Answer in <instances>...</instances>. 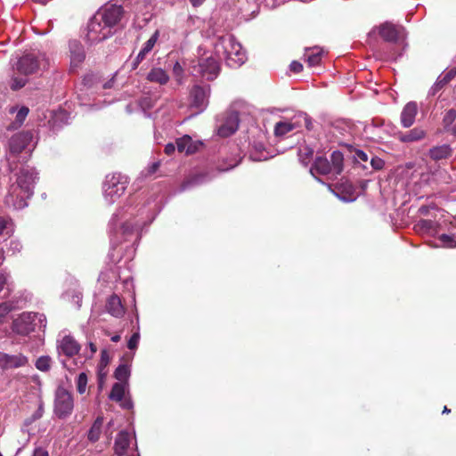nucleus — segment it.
I'll list each match as a JSON object with an SVG mask.
<instances>
[{"label": "nucleus", "instance_id": "obj_1", "mask_svg": "<svg viewBox=\"0 0 456 456\" xmlns=\"http://www.w3.org/2000/svg\"><path fill=\"white\" fill-rule=\"evenodd\" d=\"M38 180V173L29 166L22 167L17 174V181L10 185L4 197V204L14 210L28 206L27 200L34 193V187Z\"/></svg>", "mask_w": 456, "mask_h": 456}, {"label": "nucleus", "instance_id": "obj_2", "mask_svg": "<svg viewBox=\"0 0 456 456\" xmlns=\"http://www.w3.org/2000/svg\"><path fill=\"white\" fill-rule=\"evenodd\" d=\"M50 67V59L45 52L33 50L24 53L12 65L13 70L27 77L40 75Z\"/></svg>", "mask_w": 456, "mask_h": 456}, {"label": "nucleus", "instance_id": "obj_3", "mask_svg": "<svg viewBox=\"0 0 456 456\" xmlns=\"http://www.w3.org/2000/svg\"><path fill=\"white\" fill-rule=\"evenodd\" d=\"M247 108L245 102L235 101L226 111L218 115L216 119L217 135L226 138L233 134L239 128L240 116Z\"/></svg>", "mask_w": 456, "mask_h": 456}, {"label": "nucleus", "instance_id": "obj_4", "mask_svg": "<svg viewBox=\"0 0 456 456\" xmlns=\"http://www.w3.org/2000/svg\"><path fill=\"white\" fill-rule=\"evenodd\" d=\"M215 53L224 57L227 65L232 68L241 66L247 60L241 45L232 35H226L218 39L215 45Z\"/></svg>", "mask_w": 456, "mask_h": 456}, {"label": "nucleus", "instance_id": "obj_5", "mask_svg": "<svg viewBox=\"0 0 456 456\" xmlns=\"http://www.w3.org/2000/svg\"><path fill=\"white\" fill-rule=\"evenodd\" d=\"M128 183V177L121 173L106 175L102 184L104 200L109 205H112L125 193Z\"/></svg>", "mask_w": 456, "mask_h": 456}, {"label": "nucleus", "instance_id": "obj_6", "mask_svg": "<svg viewBox=\"0 0 456 456\" xmlns=\"http://www.w3.org/2000/svg\"><path fill=\"white\" fill-rule=\"evenodd\" d=\"M125 218L123 210H118L115 213L110 221V240L114 244L122 242V240H128L134 234V232L138 228L137 224L131 223L128 220L121 222Z\"/></svg>", "mask_w": 456, "mask_h": 456}, {"label": "nucleus", "instance_id": "obj_7", "mask_svg": "<svg viewBox=\"0 0 456 456\" xmlns=\"http://www.w3.org/2000/svg\"><path fill=\"white\" fill-rule=\"evenodd\" d=\"M74 409V400L72 394L62 387H59L55 391L53 403V412L59 419H66L71 415Z\"/></svg>", "mask_w": 456, "mask_h": 456}, {"label": "nucleus", "instance_id": "obj_8", "mask_svg": "<svg viewBox=\"0 0 456 456\" xmlns=\"http://www.w3.org/2000/svg\"><path fill=\"white\" fill-rule=\"evenodd\" d=\"M220 71L218 61L213 56L201 57L197 64L192 66V73L207 80L215 79Z\"/></svg>", "mask_w": 456, "mask_h": 456}, {"label": "nucleus", "instance_id": "obj_9", "mask_svg": "<svg viewBox=\"0 0 456 456\" xmlns=\"http://www.w3.org/2000/svg\"><path fill=\"white\" fill-rule=\"evenodd\" d=\"M81 349L79 343L70 335H65L61 339L57 340V352L60 361L64 368L71 370L73 368L69 366L62 356L71 358L77 355Z\"/></svg>", "mask_w": 456, "mask_h": 456}, {"label": "nucleus", "instance_id": "obj_10", "mask_svg": "<svg viewBox=\"0 0 456 456\" xmlns=\"http://www.w3.org/2000/svg\"><path fill=\"white\" fill-rule=\"evenodd\" d=\"M113 35V30L102 22V20H96L94 14L89 20L86 29V37L91 44L102 42Z\"/></svg>", "mask_w": 456, "mask_h": 456}, {"label": "nucleus", "instance_id": "obj_11", "mask_svg": "<svg viewBox=\"0 0 456 456\" xmlns=\"http://www.w3.org/2000/svg\"><path fill=\"white\" fill-rule=\"evenodd\" d=\"M123 13L124 10L121 5L110 4L99 9L95 15L96 20H102L114 32L116 26H118L123 17Z\"/></svg>", "mask_w": 456, "mask_h": 456}, {"label": "nucleus", "instance_id": "obj_12", "mask_svg": "<svg viewBox=\"0 0 456 456\" xmlns=\"http://www.w3.org/2000/svg\"><path fill=\"white\" fill-rule=\"evenodd\" d=\"M209 86H194L190 92V108L194 114L201 113L208 105Z\"/></svg>", "mask_w": 456, "mask_h": 456}, {"label": "nucleus", "instance_id": "obj_13", "mask_svg": "<svg viewBox=\"0 0 456 456\" xmlns=\"http://www.w3.org/2000/svg\"><path fill=\"white\" fill-rule=\"evenodd\" d=\"M43 317L38 313L26 312L22 313L17 319L13 320L12 330L13 332L26 336L34 331L37 323V318Z\"/></svg>", "mask_w": 456, "mask_h": 456}, {"label": "nucleus", "instance_id": "obj_14", "mask_svg": "<svg viewBox=\"0 0 456 456\" xmlns=\"http://www.w3.org/2000/svg\"><path fill=\"white\" fill-rule=\"evenodd\" d=\"M114 83L113 78L102 83L97 75L87 74L84 77L82 81V87L79 89L78 98L82 100L83 94H86L88 91L90 94H97L103 89L110 88Z\"/></svg>", "mask_w": 456, "mask_h": 456}, {"label": "nucleus", "instance_id": "obj_15", "mask_svg": "<svg viewBox=\"0 0 456 456\" xmlns=\"http://www.w3.org/2000/svg\"><path fill=\"white\" fill-rule=\"evenodd\" d=\"M33 139V134L29 131H23L13 134L8 142L9 153L17 156L23 150L29 147Z\"/></svg>", "mask_w": 456, "mask_h": 456}, {"label": "nucleus", "instance_id": "obj_16", "mask_svg": "<svg viewBox=\"0 0 456 456\" xmlns=\"http://www.w3.org/2000/svg\"><path fill=\"white\" fill-rule=\"evenodd\" d=\"M28 362V357L22 354H9L0 352V368L3 370L24 367Z\"/></svg>", "mask_w": 456, "mask_h": 456}, {"label": "nucleus", "instance_id": "obj_17", "mask_svg": "<svg viewBox=\"0 0 456 456\" xmlns=\"http://www.w3.org/2000/svg\"><path fill=\"white\" fill-rule=\"evenodd\" d=\"M403 32V28L402 27H398L390 22H385L381 24L379 28V33L380 37L385 41L390 43H397Z\"/></svg>", "mask_w": 456, "mask_h": 456}, {"label": "nucleus", "instance_id": "obj_18", "mask_svg": "<svg viewBox=\"0 0 456 456\" xmlns=\"http://www.w3.org/2000/svg\"><path fill=\"white\" fill-rule=\"evenodd\" d=\"M175 144L179 152H185L186 154L195 153L203 146L202 142L194 141L190 135L177 138Z\"/></svg>", "mask_w": 456, "mask_h": 456}, {"label": "nucleus", "instance_id": "obj_19", "mask_svg": "<svg viewBox=\"0 0 456 456\" xmlns=\"http://www.w3.org/2000/svg\"><path fill=\"white\" fill-rule=\"evenodd\" d=\"M159 31L156 30L151 37L143 44L142 49L132 62V69H137L139 64L146 58L159 40Z\"/></svg>", "mask_w": 456, "mask_h": 456}, {"label": "nucleus", "instance_id": "obj_20", "mask_svg": "<svg viewBox=\"0 0 456 456\" xmlns=\"http://www.w3.org/2000/svg\"><path fill=\"white\" fill-rule=\"evenodd\" d=\"M456 77V68L443 72L437 77L436 83L431 86L428 95L434 96L440 90H442L447 84H449Z\"/></svg>", "mask_w": 456, "mask_h": 456}, {"label": "nucleus", "instance_id": "obj_21", "mask_svg": "<svg viewBox=\"0 0 456 456\" xmlns=\"http://www.w3.org/2000/svg\"><path fill=\"white\" fill-rule=\"evenodd\" d=\"M453 151L449 144L436 145L429 149L428 157L436 161H442L450 159Z\"/></svg>", "mask_w": 456, "mask_h": 456}, {"label": "nucleus", "instance_id": "obj_22", "mask_svg": "<svg viewBox=\"0 0 456 456\" xmlns=\"http://www.w3.org/2000/svg\"><path fill=\"white\" fill-rule=\"evenodd\" d=\"M418 112V106L415 102H408L401 113V123L405 128L411 126L415 121Z\"/></svg>", "mask_w": 456, "mask_h": 456}, {"label": "nucleus", "instance_id": "obj_23", "mask_svg": "<svg viewBox=\"0 0 456 456\" xmlns=\"http://www.w3.org/2000/svg\"><path fill=\"white\" fill-rule=\"evenodd\" d=\"M427 135V133L424 129L420 127H414L405 133L399 132L397 134V139L401 142L404 143H411L423 140Z\"/></svg>", "mask_w": 456, "mask_h": 456}, {"label": "nucleus", "instance_id": "obj_24", "mask_svg": "<svg viewBox=\"0 0 456 456\" xmlns=\"http://www.w3.org/2000/svg\"><path fill=\"white\" fill-rule=\"evenodd\" d=\"M70 63L72 68H77L85 60L86 53L83 45L77 41L69 42Z\"/></svg>", "mask_w": 456, "mask_h": 456}, {"label": "nucleus", "instance_id": "obj_25", "mask_svg": "<svg viewBox=\"0 0 456 456\" xmlns=\"http://www.w3.org/2000/svg\"><path fill=\"white\" fill-rule=\"evenodd\" d=\"M9 112L12 114L16 112L15 120L7 126V130L13 131L21 126L29 112V109L26 106L12 107Z\"/></svg>", "mask_w": 456, "mask_h": 456}, {"label": "nucleus", "instance_id": "obj_26", "mask_svg": "<svg viewBox=\"0 0 456 456\" xmlns=\"http://www.w3.org/2000/svg\"><path fill=\"white\" fill-rule=\"evenodd\" d=\"M310 173L313 175H315V174L333 175L330 162L326 158L322 157H318L315 159L313 166L310 168Z\"/></svg>", "mask_w": 456, "mask_h": 456}, {"label": "nucleus", "instance_id": "obj_27", "mask_svg": "<svg viewBox=\"0 0 456 456\" xmlns=\"http://www.w3.org/2000/svg\"><path fill=\"white\" fill-rule=\"evenodd\" d=\"M131 443V436L126 431H120L117 438L115 440V453L118 456H123L126 452L127 448L129 447Z\"/></svg>", "mask_w": 456, "mask_h": 456}, {"label": "nucleus", "instance_id": "obj_28", "mask_svg": "<svg viewBox=\"0 0 456 456\" xmlns=\"http://www.w3.org/2000/svg\"><path fill=\"white\" fill-rule=\"evenodd\" d=\"M438 224L432 220L421 219L415 224V231L421 234L436 236L438 233Z\"/></svg>", "mask_w": 456, "mask_h": 456}, {"label": "nucleus", "instance_id": "obj_29", "mask_svg": "<svg viewBox=\"0 0 456 456\" xmlns=\"http://www.w3.org/2000/svg\"><path fill=\"white\" fill-rule=\"evenodd\" d=\"M69 114L64 110H60L51 113L48 121L50 127L53 131L59 130L63 125L68 124Z\"/></svg>", "mask_w": 456, "mask_h": 456}, {"label": "nucleus", "instance_id": "obj_30", "mask_svg": "<svg viewBox=\"0 0 456 456\" xmlns=\"http://www.w3.org/2000/svg\"><path fill=\"white\" fill-rule=\"evenodd\" d=\"M106 309L109 314L114 317H121L125 314V308L120 298L117 295H112L107 301Z\"/></svg>", "mask_w": 456, "mask_h": 456}, {"label": "nucleus", "instance_id": "obj_31", "mask_svg": "<svg viewBox=\"0 0 456 456\" xmlns=\"http://www.w3.org/2000/svg\"><path fill=\"white\" fill-rule=\"evenodd\" d=\"M147 80L152 83H158L161 86L166 85L169 81V76L161 68H152L146 77Z\"/></svg>", "mask_w": 456, "mask_h": 456}, {"label": "nucleus", "instance_id": "obj_32", "mask_svg": "<svg viewBox=\"0 0 456 456\" xmlns=\"http://www.w3.org/2000/svg\"><path fill=\"white\" fill-rule=\"evenodd\" d=\"M322 56V50L318 46L308 48L305 53V60L310 67L318 66L321 63Z\"/></svg>", "mask_w": 456, "mask_h": 456}, {"label": "nucleus", "instance_id": "obj_33", "mask_svg": "<svg viewBox=\"0 0 456 456\" xmlns=\"http://www.w3.org/2000/svg\"><path fill=\"white\" fill-rule=\"evenodd\" d=\"M330 165L333 171V175H338L343 171L344 156L342 152L335 151L330 157Z\"/></svg>", "mask_w": 456, "mask_h": 456}, {"label": "nucleus", "instance_id": "obj_34", "mask_svg": "<svg viewBox=\"0 0 456 456\" xmlns=\"http://www.w3.org/2000/svg\"><path fill=\"white\" fill-rule=\"evenodd\" d=\"M103 424V418L102 417H97L94 422L93 423L91 428L88 431V440L92 443H95L99 440L101 433H102V427Z\"/></svg>", "mask_w": 456, "mask_h": 456}, {"label": "nucleus", "instance_id": "obj_35", "mask_svg": "<svg viewBox=\"0 0 456 456\" xmlns=\"http://www.w3.org/2000/svg\"><path fill=\"white\" fill-rule=\"evenodd\" d=\"M126 383H115L110 394V399L116 402H122L126 389Z\"/></svg>", "mask_w": 456, "mask_h": 456}, {"label": "nucleus", "instance_id": "obj_36", "mask_svg": "<svg viewBox=\"0 0 456 456\" xmlns=\"http://www.w3.org/2000/svg\"><path fill=\"white\" fill-rule=\"evenodd\" d=\"M130 366L128 364H120L114 372V377L120 381V383L127 382L130 377Z\"/></svg>", "mask_w": 456, "mask_h": 456}, {"label": "nucleus", "instance_id": "obj_37", "mask_svg": "<svg viewBox=\"0 0 456 456\" xmlns=\"http://www.w3.org/2000/svg\"><path fill=\"white\" fill-rule=\"evenodd\" d=\"M295 129V125L289 121H280L275 125L274 134L283 136Z\"/></svg>", "mask_w": 456, "mask_h": 456}, {"label": "nucleus", "instance_id": "obj_38", "mask_svg": "<svg viewBox=\"0 0 456 456\" xmlns=\"http://www.w3.org/2000/svg\"><path fill=\"white\" fill-rule=\"evenodd\" d=\"M16 306L13 302H4L0 304V324L5 322L6 316L12 311L15 310Z\"/></svg>", "mask_w": 456, "mask_h": 456}, {"label": "nucleus", "instance_id": "obj_39", "mask_svg": "<svg viewBox=\"0 0 456 456\" xmlns=\"http://www.w3.org/2000/svg\"><path fill=\"white\" fill-rule=\"evenodd\" d=\"M28 83V79L25 77H19L16 75L12 76L10 80V88L12 91H17L23 88Z\"/></svg>", "mask_w": 456, "mask_h": 456}, {"label": "nucleus", "instance_id": "obj_40", "mask_svg": "<svg viewBox=\"0 0 456 456\" xmlns=\"http://www.w3.org/2000/svg\"><path fill=\"white\" fill-rule=\"evenodd\" d=\"M439 240L442 243V246L444 248H456V233L452 235L442 234L438 237Z\"/></svg>", "mask_w": 456, "mask_h": 456}, {"label": "nucleus", "instance_id": "obj_41", "mask_svg": "<svg viewBox=\"0 0 456 456\" xmlns=\"http://www.w3.org/2000/svg\"><path fill=\"white\" fill-rule=\"evenodd\" d=\"M35 365L37 370L47 371L50 370L51 358L49 356H41L37 360Z\"/></svg>", "mask_w": 456, "mask_h": 456}, {"label": "nucleus", "instance_id": "obj_42", "mask_svg": "<svg viewBox=\"0 0 456 456\" xmlns=\"http://www.w3.org/2000/svg\"><path fill=\"white\" fill-rule=\"evenodd\" d=\"M87 376L85 372L78 375L77 379V390L80 395H83L86 390Z\"/></svg>", "mask_w": 456, "mask_h": 456}, {"label": "nucleus", "instance_id": "obj_43", "mask_svg": "<svg viewBox=\"0 0 456 456\" xmlns=\"http://www.w3.org/2000/svg\"><path fill=\"white\" fill-rule=\"evenodd\" d=\"M21 248H22V245L19 240H12L9 243L7 249H6V253L14 255L16 253L20 252Z\"/></svg>", "mask_w": 456, "mask_h": 456}, {"label": "nucleus", "instance_id": "obj_44", "mask_svg": "<svg viewBox=\"0 0 456 456\" xmlns=\"http://www.w3.org/2000/svg\"><path fill=\"white\" fill-rule=\"evenodd\" d=\"M139 341H140V332H139V328H137V330L129 338V340L127 342V347L130 350L136 349L138 346Z\"/></svg>", "mask_w": 456, "mask_h": 456}, {"label": "nucleus", "instance_id": "obj_45", "mask_svg": "<svg viewBox=\"0 0 456 456\" xmlns=\"http://www.w3.org/2000/svg\"><path fill=\"white\" fill-rule=\"evenodd\" d=\"M206 177L207 175L203 174L195 175L193 178L188 181L187 183L183 185V189L188 188L190 185H198L202 183H205L208 180Z\"/></svg>", "mask_w": 456, "mask_h": 456}, {"label": "nucleus", "instance_id": "obj_46", "mask_svg": "<svg viewBox=\"0 0 456 456\" xmlns=\"http://www.w3.org/2000/svg\"><path fill=\"white\" fill-rule=\"evenodd\" d=\"M4 232L6 234L12 232L11 223L8 219L0 216V235L4 234Z\"/></svg>", "mask_w": 456, "mask_h": 456}, {"label": "nucleus", "instance_id": "obj_47", "mask_svg": "<svg viewBox=\"0 0 456 456\" xmlns=\"http://www.w3.org/2000/svg\"><path fill=\"white\" fill-rule=\"evenodd\" d=\"M139 104L143 110H150L154 106L153 101L148 96L142 97Z\"/></svg>", "mask_w": 456, "mask_h": 456}, {"label": "nucleus", "instance_id": "obj_48", "mask_svg": "<svg viewBox=\"0 0 456 456\" xmlns=\"http://www.w3.org/2000/svg\"><path fill=\"white\" fill-rule=\"evenodd\" d=\"M370 165H371L373 169H375V170H381L384 167V166H385V162L380 158L373 157L370 159Z\"/></svg>", "mask_w": 456, "mask_h": 456}, {"label": "nucleus", "instance_id": "obj_49", "mask_svg": "<svg viewBox=\"0 0 456 456\" xmlns=\"http://www.w3.org/2000/svg\"><path fill=\"white\" fill-rule=\"evenodd\" d=\"M174 76L176 77L177 81L181 83V78L183 77V69L180 63L176 61L173 67Z\"/></svg>", "mask_w": 456, "mask_h": 456}, {"label": "nucleus", "instance_id": "obj_50", "mask_svg": "<svg viewBox=\"0 0 456 456\" xmlns=\"http://www.w3.org/2000/svg\"><path fill=\"white\" fill-rule=\"evenodd\" d=\"M88 347L90 352L87 353L86 351H85L84 353V357L86 359H91L97 351V346L93 342H89Z\"/></svg>", "mask_w": 456, "mask_h": 456}, {"label": "nucleus", "instance_id": "obj_51", "mask_svg": "<svg viewBox=\"0 0 456 456\" xmlns=\"http://www.w3.org/2000/svg\"><path fill=\"white\" fill-rule=\"evenodd\" d=\"M43 414H44V405H43V403H40L38 409L31 416V421L39 419L40 418H42Z\"/></svg>", "mask_w": 456, "mask_h": 456}, {"label": "nucleus", "instance_id": "obj_52", "mask_svg": "<svg viewBox=\"0 0 456 456\" xmlns=\"http://www.w3.org/2000/svg\"><path fill=\"white\" fill-rule=\"evenodd\" d=\"M456 118V110L453 109L449 110L444 116V122L452 123Z\"/></svg>", "mask_w": 456, "mask_h": 456}, {"label": "nucleus", "instance_id": "obj_53", "mask_svg": "<svg viewBox=\"0 0 456 456\" xmlns=\"http://www.w3.org/2000/svg\"><path fill=\"white\" fill-rule=\"evenodd\" d=\"M289 68L290 70L294 73H299L303 70V65L297 61H292L289 65Z\"/></svg>", "mask_w": 456, "mask_h": 456}, {"label": "nucleus", "instance_id": "obj_54", "mask_svg": "<svg viewBox=\"0 0 456 456\" xmlns=\"http://www.w3.org/2000/svg\"><path fill=\"white\" fill-rule=\"evenodd\" d=\"M354 158L359 162L360 161L366 162L368 160L367 153H365L364 151H360V150L355 151Z\"/></svg>", "mask_w": 456, "mask_h": 456}, {"label": "nucleus", "instance_id": "obj_55", "mask_svg": "<svg viewBox=\"0 0 456 456\" xmlns=\"http://www.w3.org/2000/svg\"><path fill=\"white\" fill-rule=\"evenodd\" d=\"M175 148H177L175 143L169 142L165 146L164 151L167 155L170 156L175 152Z\"/></svg>", "mask_w": 456, "mask_h": 456}, {"label": "nucleus", "instance_id": "obj_56", "mask_svg": "<svg viewBox=\"0 0 456 456\" xmlns=\"http://www.w3.org/2000/svg\"><path fill=\"white\" fill-rule=\"evenodd\" d=\"M32 456H49V454L45 449L42 447H37L35 448Z\"/></svg>", "mask_w": 456, "mask_h": 456}, {"label": "nucleus", "instance_id": "obj_57", "mask_svg": "<svg viewBox=\"0 0 456 456\" xmlns=\"http://www.w3.org/2000/svg\"><path fill=\"white\" fill-rule=\"evenodd\" d=\"M9 274L5 273H0V292L2 291L4 286L8 283Z\"/></svg>", "mask_w": 456, "mask_h": 456}, {"label": "nucleus", "instance_id": "obj_58", "mask_svg": "<svg viewBox=\"0 0 456 456\" xmlns=\"http://www.w3.org/2000/svg\"><path fill=\"white\" fill-rule=\"evenodd\" d=\"M119 403L124 409H131L133 407V403L130 399L124 398L122 402Z\"/></svg>", "mask_w": 456, "mask_h": 456}, {"label": "nucleus", "instance_id": "obj_59", "mask_svg": "<svg viewBox=\"0 0 456 456\" xmlns=\"http://www.w3.org/2000/svg\"><path fill=\"white\" fill-rule=\"evenodd\" d=\"M38 315H41V314H38ZM43 317L37 318V323L38 322L40 328H45L46 326V318L44 314H42Z\"/></svg>", "mask_w": 456, "mask_h": 456}, {"label": "nucleus", "instance_id": "obj_60", "mask_svg": "<svg viewBox=\"0 0 456 456\" xmlns=\"http://www.w3.org/2000/svg\"><path fill=\"white\" fill-rule=\"evenodd\" d=\"M101 362L102 363H107L109 362V355L106 350L102 351Z\"/></svg>", "mask_w": 456, "mask_h": 456}, {"label": "nucleus", "instance_id": "obj_61", "mask_svg": "<svg viewBox=\"0 0 456 456\" xmlns=\"http://www.w3.org/2000/svg\"><path fill=\"white\" fill-rule=\"evenodd\" d=\"M159 163L155 162V163H153V164L149 167V171H148V172H149L150 174H153V173H155V172H156V170L159 168Z\"/></svg>", "mask_w": 456, "mask_h": 456}, {"label": "nucleus", "instance_id": "obj_62", "mask_svg": "<svg viewBox=\"0 0 456 456\" xmlns=\"http://www.w3.org/2000/svg\"><path fill=\"white\" fill-rule=\"evenodd\" d=\"M193 7H198L203 4L206 0H189Z\"/></svg>", "mask_w": 456, "mask_h": 456}, {"label": "nucleus", "instance_id": "obj_63", "mask_svg": "<svg viewBox=\"0 0 456 456\" xmlns=\"http://www.w3.org/2000/svg\"><path fill=\"white\" fill-rule=\"evenodd\" d=\"M340 199L343 201L349 202V201H354L356 198H355V196H349V197L343 196V197H340Z\"/></svg>", "mask_w": 456, "mask_h": 456}, {"label": "nucleus", "instance_id": "obj_64", "mask_svg": "<svg viewBox=\"0 0 456 456\" xmlns=\"http://www.w3.org/2000/svg\"><path fill=\"white\" fill-rule=\"evenodd\" d=\"M74 299L76 300V303L77 305V307H80V303H81V300H82V297L79 294H76L74 296Z\"/></svg>", "mask_w": 456, "mask_h": 456}]
</instances>
